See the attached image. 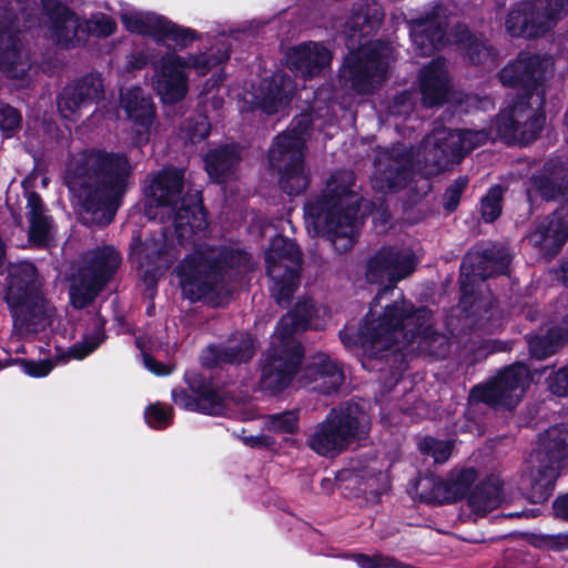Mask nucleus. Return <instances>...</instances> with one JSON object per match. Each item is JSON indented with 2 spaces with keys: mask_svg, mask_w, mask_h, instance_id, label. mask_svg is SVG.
Listing matches in <instances>:
<instances>
[{
  "mask_svg": "<svg viewBox=\"0 0 568 568\" xmlns=\"http://www.w3.org/2000/svg\"><path fill=\"white\" fill-rule=\"evenodd\" d=\"M246 260L244 254L200 245L176 270L183 294L192 301L212 300L222 278L223 264L233 267Z\"/></svg>",
  "mask_w": 568,
  "mask_h": 568,
  "instance_id": "6e6552de",
  "label": "nucleus"
},
{
  "mask_svg": "<svg viewBox=\"0 0 568 568\" xmlns=\"http://www.w3.org/2000/svg\"><path fill=\"white\" fill-rule=\"evenodd\" d=\"M568 0H535L514 9L506 19L511 37L537 38L548 32L561 19Z\"/></svg>",
  "mask_w": 568,
  "mask_h": 568,
  "instance_id": "f3484780",
  "label": "nucleus"
},
{
  "mask_svg": "<svg viewBox=\"0 0 568 568\" xmlns=\"http://www.w3.org/2000/svg\"><path fill=\"white\" fill-rule=\"evenodd\" d=\"M368 417L356 404H345L331 410L308 439L310 447L321 456L333 457L349 443L368 432Z\"/></svg>",
  "mask_w": 568,
  "mask_h": 568,
  "instance_id": "f8f14e48",
  "label": "nucleus"
},
{
  "mask_svg": "<svg viewBox=\"0 0 568 568\" xmlns=\"http://www.w3.org/2000/svg\"><path fill=\"white\" fill-rule=\"evenodd\" d=\"M415 263L414 254L408 247H383L368 261L366 276L372 283L388 282L393 287L413 273Z\"/></svg>",
  "mask_w": 568,
  "mask_h": 568,
  "instance_id": "412c9836",
  "label": "nucleus"
},
{
  "mask_svg": "<svg viewBox=\"0 0 568 568\" xmlns=\"http://www.w3.org/2000/svg\"><path fill=\"white\" fill-rule=\"evenodd\" d=\"M7 302L11 308L14 328L21 334L36 333L49 322V313L40 293L36 267L28 262L9 270Z\"/></svg>",
  "mask_w": 568,
  "mask_h": 568,
  "instance_id": "1a4fd4ad",
  "label": "nucleus"
},
{
  "mask_svg": "<svg viewBox=\"0 0 568 568\" xmlns=\"http://www.w3.org/2000/svg\"><path fill=\"white\" fill-rule=\"evenodd\" d=\"M369 11H372V18H369L368 12L364 13L362 11L353 17V26L361 27L359 32L364 37L369 36L379 26L382 20V14L377 8L374 7Z\"/></svg>",
  "mask_w": 568,
  "mask_h": 568,
  "instance_id": "49530a36",
  "label": "nucleus"
},
{
  "mask_svg": "<svg viewBox=\"0 0 568 568\" xmlns=\"http://www.w3.org/2000/svg\"><path fill=\"white\" fill-rule=\"evenodd\" d=\"M419 498L426 503L444 504L457 500L449 480L437 477H423L416 486Z\"/></svg>",
  "mask_w": 568,
  "mask_h": 568,
  "instance_id": "e433bc0d",
  "label": "nucleus"
},
{
  "mask_svg": "<svg viewBox=\"0 0 568 568\" xmlns=\"http://www.w3.org/2000/svg\"><path fill=\"white\" fill-rule=\"evenodd\" d=\"M546 172H548L549 175L532 178V186L527 191L529 199H531L532 192L540 194V196L546 200L555 199L557 193L568 197V180L565 178L562 185L557 189L558 174L550 171L548 168Z\"/></svg>",
  "mask_w": 568,
  "mask_h": 568,
  "instance_id": "58836bf2",
  "label": "nucleus"
},
{
  "mask_svg": "<svg viewBox=\"0 0 568 568\" xmlns=\"http://www.w3.org/2000/svg\"><path fill=\"white\" fill-rule=\"evenodd\" d=\"M103 93L102 78L94 73L88 74L63 89L58 100L59 112L63 118L75 121L82 110L99 101Z\"/></svg>",
  "mask_w": 568,
  "mask_h": 568,
  "instance_id": "5701e85b",
  "label": "nucleus"
},
{
  "mask_svg": "<svg viewBox=\"0 0 568 568\" xmlns=\"http://www.w3.org/2000/svg\"><path fill=\"white\" fill-rule=\"evenodd\" d=\"M387 488V475L378 471L375 475L369 476L365 484L363 491L369 490L371 493L379 494Z\"/></svg>",
  "mask_w": 568,
  "mask_h": 568,
  "instance_id": "4d7b16f0",
  "label": "nucleus"
},
{
  "mask_svg": "<svg viewBox=\"0 0 568 568\" xmlns=\"http://www.w3.org/2000/svg\"><path fill=\"white\" fill-rule=\"evenodd\" d=\"M561 281L568 287V263L561 267Z\"/></svg>",
  "mask_w": 568,
  "mask_h": 568,
  "instance_id": "0e129e2a",
  "label": "nucleus"
},
{
  "mask_svg": "<svg viewBox=\"0 0 568 568\" xmlns=\"http://www.w3.org/2000/svg\"><path fill=\"white\" fill-rule=\"evenodd\" d=\"M31 67L29 51L16 26V16L0 9V70L13 79H23Z\"/></svg>",
  "mask_w": 568,
  "mask_h": 568,
  "instance_id": "aec40b11",
  "label": "nucleus"
},
{
  "mask_svg": "<svg viewBox=\"0 0 568 568\" xmlns=\"http://www.w3.org/2000/svg\"><path fill=\"white\" fill-rule=\"evenodd\" d=\"M503 189L495 185L489 189L487 195L481 200V215L486 222L495 221L501 213Z\"/></svg>",
  "mask_w": 568,
  "mask_h": 568,
  "instance_id": "37998d69",
  "label": "nucleus"
},
{
  "mask_svg": "<svg viewBox=\"0 0 568 568\" xmlns=\"http://www.w3.org/2000/svg\"><path fill=\"white\" fill-rule=\"evenodd\" d=\"M121 258L113 247L100 248L91 254L88 265L79 271L70 287L73 306L88 305L119 267Z\"/></svg>",
  "mask_w": 568,
  "mask_h": 568,
  "instance_id": "dca6fc26",
  "label": "nucleus"
},
{
  "mask_svg": "<svg viewBox=\"0 0 568 568\" xmlns=\"http://www.w3.org/2000/svg\"><path fill=\"white\" fill-rule=\"evenodd\" d=\"M554 61L550 57L521 52L500 72V81L507 87H521L525 95L510 108L501 110L489 131L448 130L439 128L426 136L413 155L396 146L392 152L382 153L376 161L373 187L382 191H397L406 185L409 171L416 169L425 176L442 172L453 160H458L475 148L497 138L507 143H529L539 134L544 115V91L538 84L551 73Z\"/></svg>",
  "mask_w": 568,
  "mask_h": 568,
  "instance_id": "f257e3e1",
  "label": "nucleus"
},
{
  "mask_svg": "<svg viewBox=\"0 0 568 568\" xmlns=\"http://www.w3.org/2000/svg\"><path fill=\"white\" fill-rule=\"evenodd\" d=\"M172 399L181 408L207 415H219L223 409L221 398L211 392L202 393L194 397L184 389H174L172 392Z\"/></svg>",
  "mask_w": 568,
  "mask_h": 568,
  "instance_id": "473e14b6",
  "label": "nucleus"
},
{
  "mask_svg": "<svg viewBox=\"0 0 568 568\" xmlns=\"http://www.w3.org/2000/svg\"><path fill=\"white\" fill-rule=\"evenodd\" d=\"M389 288L386 286L378 293L355 339L348 329L341 333L344 345H359L368 358L383 356V352L392 348L394 352L407 354L420 352L444 356L448 348V339L433 331L432 314L428 310H414L410 303L402 300L385 306L382 314L377 312L378 300Z\"/></svg>",
  "mask_w": 568,
  "mask_h": 568,
  "instance_id": "f03ea898",
  "label": "nucleus"
},
{
  "mask_svg": "<svg viewBox=\"0 0 568 568\" xmlns=\"http://www.w3.org/2000/svg\"><path fill=\"white\" fill-rule=\"evenodd\" d=\"M394 60L393 49L382 42L363 43L346 57L339 73L344 87L357 93L372 92Z\"/></svg>",
  "mask_w": 568,
  "mask_h": 568,
  "instance_id": "ddd939ff",
  "label": "nucleus"
},
{
  "mask_svg": "<svg viewBox=\"0 0 568 568\" xmlns=\"http://www.w3.org/2000/svg\"><path fill=\"white\" fill-rule=\"evenodd\" d=\"M344 375L338 365L325 355L317 356L314 362L298 376L301 386L312 390L331 393L343 383Z\"/></svg>",
  "mask_w": 568,
  "mask_h": 568,
  "instance_id": "c85d7f7f",
  "label": "nucleus"
},
{
  "mask_svg": "<svg viewBox=\"0 0 568 568\" xmlns=\"http://www.w3.org/2000/svg\"><path fill=\"white\" fill-rule=\"evenodd\" d=\"M300 426L297 410H287L265 418L264 428L275 434H295Z\"/></svg>",
  "mask_w": 568,
  "mask_h": 568,
  "instance_id": "ea45409f",
  "label": "nucleus"
},
{
  "mask_svg": "<svg viewBox=\"0 0 568 568\" xmlns=\"http://www.w3.org/2000/svg\"><path fill=\"white\" fill-rule=\"evenodd\" d=\"M531 458L538 465L530 475V499L544 503L552 493L561 463L568 458V426L556 425L547 429Z\"/></svg>",
  "mask_w": 568,
  "mask_h": 568,
  "instance_id": "4468645a",
  "label": "nucleus"
},
{
  "mask_svg": "<svg viewBox=\"0 0 568 568\" xmlns=\"http://www.w3.org/2000/svg\"><path fill=\"white\" fill-rule=\"evenodd\" d=\"M559 323L547 335L536 336L529 341L530 353L538 359L552 355L558 346L568 341V294L561 295L556 306Z\"/></svg>",
  "mask_w": 568,
  "mask_h": 568,
  "instance_id": "c756f323",
  "label": "nucleus"
},
{
  "mask_svg": "<svg viewBox=\"0 0 568 568\" xmlns=\"http://www.w3.org/2000/svg\"><path fill=\"white\" fill-rule=\"evenodd\" d=\"M419 87L425 105L440 104L449 91V78L446 61L436 59L419 74Z\"/></svg>",
  "mask_w": 568,
  "mask_h": 568,
  "instance_id": "7c9ffc66",
  "label": "nucleus"
},
{
  "mask_svg": "<svg viewBox=\"0 0 568 568\" xmlns=\"http://www.w3.org/2000/svg\"><path fill=\"white\" fill-rule=\"evenodd\" d=\"M27 209L29 210L30 237L39 244L45 243L51 235L52 225L37 193H28Z\"/></svg>",
  "mask_w": 568,
  "mask_h": 568,
  "instance_id": "c9c22d12",
  "label": "nucleus"
},
{
  "mask_svg": "<svg viewBox=\"0 0 568 568\" xmlns=\"http://www.w3.org/2000/svg\"><path fill=\"white\" fill-rule=\"evenodd\" d=\"M104 339V320L100 315H94L90 320L89 327L83 336V341L73 345L68 354L59 355V361H65L68 357L82 359L91 354Z\"/></svg>",
  "mask_w": 568,
  "mask_h": 568,
  "instance_id": "f704fd0d",
  "label": "nucleus"
},
{
  "mask_svg": "<svg viewBox=\"0 0 568 568\" xmlns=\"http://www.w3.org/2000/svg\"><path fill=\"white\" fill-rule=\"evenodd\" d=\"M16 352L17 353H24V349H23V347H18V348H16Z\"/></svg>",
  "mask_w": 568,
  "mask_h": 568,
  "instance_id": "338daca9",
  "label": "nucleus"
},
{
  "mask_svg": "<svg viewBox=\"0 0 568 568\" xmlns=\"http://www.w3.org/2000/svg\"><path fill=\"white\" fill-rule=\"evenodd\" d=\"M294 91L295 85L291 78L278 72L271 80L263 81L255 91L246 92L243 100L265 113L273 114L283 111L288 105Z\"/></svg>",
  "mask_w": 568,
  "mask_h": 568,
  "instance_id": "393cba45",
  "label": "nucleus"
},
{
  "mask_svg": "<svg viewBox=\"0 0 568 568\" xmlns=\"http://www.w3.org/2000/svg\"><path fill=\"white\" fill-rule=\"evenodd\" d=\"M467 185L466 178H458L445 192L444 205L447 211H454L458 203L463 191Z\"/></svg>",
  "mask_w": 568,
  "mask_h": 568,
  "instance_id": "603ef678",
  "label": "nucleus"
},
{
  "mask_svg": "<svg viewBox=\"0 0 568 568\" xmlns=\"http://www.w3.org/2000/svg\"><path fill=\"white\" fill-rule=\"evenodd\" d=\"M317 312L311 301H305L282 317L261 368L260 386L264 392L275 394L290 385L302 356L301 345L293 334L313 326L312 318Z\"/></svg>",
  "mask_w": 568,
  "mask_h": 568,
  "instance_id": "423d86ee",
  "label": "nucleus"
},
{
  "mask_svg": "<svg viewBox=\"0 0 568 568\" xmlns=\"http://www.w3.org/2000/svg\"><path fill=\"white\" fill-rule=\"evenodd\" d=\"M271 292L280 305L286 304L298 284L301 254L296 244L276 236L265 255Z\"/></svg>",
  "mask_w": 568,
  "mask_h": 568,
  "instance_id": "2eb2a0df",
  "label": "nucleus"
},
{
  "mask_svg": "<svg viewBox=\"0 0 568 568\" xmlns=\"http://www.w3.org/2000/svg\"><path fill=\"white\" fill-rule=\"evenodd\" d=\"M399 100H400V103H402L403 105H405L406 100H409V95H408V94H404L403 97H400V98H399Z\"/></svg>",
  "mask_w": 568,
  "mask_h": 568,
  "instance_id": "69168bd1",
  "label": "nucleus"
},
{
  "mask_svg": "<svg viewBox=\"0 0 568 568\" xmlns=\"http://www.w3.org/2000/svg\"><path fill=\"white\" fill-rule=\"evenodd\" d=\"M545 546L552 550H562L568 548V535L559 534L549 536L545 540Z\"/></svg>",
  "mask_w": 568,
  "mask_h": 568,
  "instance_id": "bf43d9fd",
  "label": "nucleus"
},
{
  "mask_svg": "<svg viewBox=\"0 0 568 568\" xmlns=\"http://www.w3.org/2000/svg\"><path fill=\"white\" fill-rule=\"evenodd\" d=\"M120 17L129 32L151 36L159 43L172 42L179 48H186L197 39L194 30L182 28L152 12L125 7L121 9Z\"/></svg>",
  "mask_w": 568,
  "mask_h": 568,
  "instance_id": "a211bd4d",
  "label": "nucleus"
},
{
  "mask_svg": "<svg viewBox=\"0 0 568 568\" xmlns=\"http://www.w3.org/2000/svg\"><path fill=\"white\" fill-rule=\"evenodd\" d=\"M352 558L359 568H392L396 566L395 559L379 554L374 556L354 554Z\"/></svg>",
  "mask_w": 568,
  "mask_h": 568,
  "instance_id": "8fccbe9b",
  "label": "nucleus"
},
{
  "mask_svg": "<svg viewBox=\"0 0 568 568\" xmlns=\"http://www.w3.org/2000/svg\"><path fill=\"white\" fill-rule=\"evenodd\" d=\"M239 162L240 154L235 146L212 150L205 156L206 171L216 181H223L233 172Z\"/></svg>",
  "mask_w": 568,
  "mask_h": 568,
  "instance_id": "72a5a7b5",
  "label": "nucleus"
},
{
  "mask_svg": "<svg viewBox=\"0 0 568 568\" xmlns=\"http://www.w3.org/2000/svg\"><path fill=\"white\" fill-rule=\"evenodd\" d=\"M149 62V55L143 51H136L126 57V70H140Z\"/></svg>",
  "mask_w": 568,
  "mask_h": 568,
  "instance_id": "13d9d810",
  "label": "nucleus"
},
{
  "mask_svg": "<svg viewBox=\"0 0 568 568\" xmlns=\"http://www.w3.org/2000/svg\"><path fill=\"white\" fill-rule=\"evenodd\" d=\"M18 363L22 366V369L27 375L37 378L47 376L54 366V363L51 359L39 362L19 359Z\"/></svg>",
  "mask_w": 568,
  "mask_h": 568,
  "instance_id": "3c124183",
  "label": "nucleus"
},
{
  "mask_svg": "<svg viewBox=\"0 0 568 568\" xmlns=\"http://www.w3.org/2000/svg\"><path fill=\"white\" fill-rule=\"evenodd\" d=\"M136 345L142 352L144 366L151 373L163 376L169 375L173 371L172 366L162 364L161 362L154 359L150 354H148L141 338L136 339Z\"/></svg>",
  "mask_w": 568,
  "mask_h": 568,
  "instance_id": "6e6d98bb",
  "label": "nucleus"
},
{
  "mask_svg": "<svg viewBox=\"0 0 568 568\" xmlns=\"http://www.w3.org/2000/svg\"><path fill=\"white\" fill-rule=\"evenodd\" d=\"M354 174L334 173L323 194L305 205V223L312 235H327L337 252L351 250L358 232V204Z\"/></svg>",
  "mask_w": 568,
  "mask_h": 568,
  "instance_id": "20e7f679",
  "label": "nucleus"
},
{
  "mask_svg": "<svg viewBox=\"0 0 568 568\" xmlns=\"http://www.w3.org/2000/svg\"><path fill=\"white\" fill-rule=\"evenodd\" d=\"M210 132V123L205 116L200 115L193 124H189L185 129L184 138L192 143L200 142L205 139Z\"/></svg>",
  "mask_w": 568,
  "mask_h": 568,
  "instance_id": "864d4df0",
  "label": "nucleus"
},
{
  "mask_svg": "<svg viewBox=\"0 0 568 568\" xmlns=\"http://www.w3.org/2000/svg\"><path fill=\"white\" fill-rule=\"evenodd\" d=\"M529 379L528 367L516 364L501 372L490 384L476 386L471 398L496 407L513 408L523 398Z\"/></svg>",
  "mask_w": 568,
  "mask_h": 568,
  "instance_id": "6ab92c4d",
  "label": "nucleus"
},
{
  "mask_svg": "<svg viewBox=\"0 0 568 568\" xmlns=\"http://www.w3.org/2000/svg\"><path fill=\"white\" fill-rule=\"evenodd\" d=\"M21 115L19 112L9 105H0V130L3 131L6 136H11L20 126Z\"/></svg>",
  "mask_w": 568,
  "mask_h": 568,
  "instance_id": "09e8293b",
  "label": "nucleus"
},
{
  "mask_svg": "<svg viewBox=\"0 0 568 568\" xmlns=\"http://www.w3.org/2000/svg\"><path fill=\"white\" fill-rule=\"evenodd\" d=\"M412 108V104H408L406 108H405V112H407L408 109Z\"/></svg>",
  "mask_w": 568,
  "mask_h": 568,
  "instance_id": "774afa93",
  "label": "nucleus"
},
{
  "mask_svg": "<svg viewBox=\"0 0 568 568\" xmlns=\"http://www.w3.org/2000/svg\"><path fill=\"white\" fill-rule=\"evenodd\" d=\"M243 442L250 447H267L273 444L272 438L266 435L245 436Z\"/></svg>",
  "mask_w": 568,
  "mask_h": 568,
  "instance_id": "052dcab7",
  "label": "nucleus"
},
{
  "mask_svg": "<svg viewBox=\"0 0 568 568\" xmlns=\"http://www.w3.org/2000/svg\"><path fill=\"white\" fill-rule=\"evenodd\" d=\"M145 422L152 428H165L172 422V408L160 403L152 404L145 409Z\"/></svg>",
  "mask_w": 568,
  "mask_h": 568,
  "instance_id": "a18cd8bd",
  "label": "nucleus"
},
{
  "mask_svg": "<svg viewBox=\"0 0 568 568\" xmlns=\"http://www.w3.org/2000/svg\"><path fill=\"white\" fill-rule=\"evenodd\" d=\"M419 450L429 455L435 463H445L450 457L453 443L448 440H439L433 437H426L419 442Z\"/></svg>",
  "mask_w": 568,
  "mask_h": 568,
  "instance_id": "79ce46f5",
  "label": "nucleus"
},
{
  "mask_svg": "<svg viewBox=\"0 0 568 568\" xmlns=\"http://www.w3.org/2000/svg\"><path fill=\"white\" fill-rule=\"evenodd\" d=\"M83 27L87 31V36L91 33L97 37H108L115 31L116 23L104 13H94L89 20L83 21Z\"/></svg>",
  "mask_w": 568,
  "mask_h": 568,
  "instance_id": "c03bdc74",
  "label": "nucleus"
},
{
  "mask_svg": "<svg viewBox=\"0 0 568 568\" xmlns=\"http://www.w3.org/2000/svg\"><path fill=\"white\" fill-rule=\"evenodd\" d=\"M510 263V254L504 247L495 245L483 252H471L467 255L462 265V274L470 277L485 280L494 274L504 273Z\"/></svg>",
  "mask_w": 568,
  "mask_h": 568,
  "instance_id": "cd10ccee",
  "label": "nucleus"
},
{
  "mask_svg": "<svg viewBox=\"0 0 568 568\" xmlns=\"http://www.w3.org/2000/svg\"><path fill=\"white\" fill-rule=\"evenodd\" d=\"M311 116L301 114L291 128L276 136L270 150L268 159L273 166L280 168V184L288 194H301L308 185V174L303 164V150L310 135Z\"/></svg>",
  "mask_w": 568,
  "mask_h": 568,
  "instance_id": "9d476101",
  "label": "nucleus"
},
{
  "mask_svg": "<svg viewBox=\"0 0 568 568\" xmlns=\"http://www.w3.org/2000/svg\"><path fill=\"white\" fill-rule=\"evenodd\" d=\"M183 171L164 169L145 187L146 215L161 223L172 221L180 244H195L204 233L206 213L196 195L182 196Z\"/></svg>",
  "mask_w": 568,
  "mask_h": 568,
  "instance_id": "39448f33",
  "label": "nucleus"
},
{
  "mask_svg": "<svg viewBox=\"0 0 568 568\" xmlns=\"http://www.w3.org/2000/svg\"><path fill=\"white\" fill-rule=\"evenodd\" d=\"M476 479V471L474 469H462L449 477L450 486L456 495V499L463 497L469 486Z\"/></svg>",
  "mask_w": 568,
  "mask_h": 568,
  "instance_id": "de8ad7c7",
  "label": "nucleus"
},
{
  "mask_svg": "<svg viewBox=\"0 0 568 568\" xmlns=\"http://www.w3.org/2000/svg\"><path fill=\"white\" fill-rule=\"evenodd\" d=\"M529 242L545 256L556 254L568 240V207L541 221L528 236Z\"/></svg>",
  "mask_w": 568,
  "mask_h": 568,
  "instance_id": "bb28decb",
  "label": "nucleus"
},
{
  "mask_svg": "<svg viewBox=\"0 0 568 568\" xmlns=\"http://www.w3.org/2000/svg\"><path fill=\"white\" fill-rule=\"evenodd\" d=\"M329 50L318 42H305L287 50L286 65L304 79L320 74L331 62Z\"/></svg>",
  "mask_w": 568,
  "mask_h": 568,
  "instance_id": "a878e982",
  "label": "nucleus"
},
{
  "mask_svg": "<svg viewBox=\"0 0 568 568\" xmlns=\"http://www.w3.org/2000/svg\"><path fill=\"white\" fill-rule=\"evenodd\" d=\"M229 59V47L222 43L216 52L190 54L186 58L174 52L164 54L154 73V85L164 103H176L187 92L186 70H194L199 75L206 74L212 68Z\"/></svg>",
  "mask_w": 568,
  "mask_h": 568,
  "instance_id": "9b49d317",
  "label": "nucleus"
},
{
  "mask_svg": "<svg viewBox=\"0 0 568 568\" xmlns=\"http://www.w3.org/2000/svg\"><path fill=\"white\" fill-rule=\"evenodd\" d=\"M446 24L447 14L443 7H435L424 18L413 21L410 37L415 52L419 55H428L442 49L446 43L454 42L460 47L473 64H494L493 50L483 39L470 34L465 27L459 26L452 34V39L445 40L444 26Z\"/></svg>",
  "mask_w": 568,
  "mask_h": 568,
  "instance_id": "0eeeda50",
  "label": "nucleus"
},
{
  "mask_svg": "<svg viewBox=\"0 0 568 568\" xmlns=\"http://www.w3.org/2000/svg\"><path fill=\"white\" fill-rule=\"evenodd\" d=\"M539 515V509H528V510H523V511H519V513H509V514H505L504 516L505 517H526V518H531V517H536Z\"/></svg>",
  "mask_w": 568,
  "mask_h": 568,
  "instance_id": "e2e57ef3",
  "label": "nucleus"
},
{
  "mask_svg": "<svg viewBox=\"0 0 568 568\" xmlns=\"http://www.w3.org/2000/svg\"><path fill=\"white\" fill-rule=\"evenodd\" d=\"M131 173L132 166L124 154L84 150L70 159L64 181L81 213L92 215L84 220L108 224L129 185Z\"/></svg>",
  "mask_w": 568,
  "mask_h": 568,
  "instance_id": "7ed1b4c3",
  "label": "nucleus"
},
{
  "mask_svg": "<svg viewBox=\"0 0 568 568\" xmlns=\"http://www.w3.org/2000/svg\"><path fill=\"white\" fill-rule=\"evenodd\" d=\"M501 503L499 485L484 484L478 486L468 497V505L477 516H486Z\"/></svg>",
  "mask_w": 568,
  "mask_h": 568,
  "instance_id": "4c0bfd02",
  "label": "nucleus"
},
{
  "mask_svg": "<svg viewBox=\"0 0 568 568\" xmlns=\"http://www.w3.org/2000/svg\"><path fill=\"white\" fill-rule=\"evenodd\" d=\"M120 103L130 120L144 129L149 128L154 116V106L140 88L121 90Z\"/></svg>",
  "mask_w": 568,
  "mask_h": 568,
  "instance_id": "2f4dec72",
  "label": "nucleus"
},
{
  "mask_svg": "<svg viewBox=\"0 0 568 568\" xmlns=\"http://www.w3.org/2000/svg\"><path fill=\"white\" fill-rule=\"evenodd\" d=\"M554 513L559 518L568 519V495L555 500Z\"/></svg>",
  "mask_w": 568,
  "mask_h": 568,
  "instance_id": "680f3d73",
  "label": "nucleus"
},
{
  "mask_svg": "<svg viewBox=\"0 0 568 568\" xmlns=\"http://www.w3.org/2000/svg\"><path fill=\"white\" fill-rule=\"evenodd\" d=\"M254 342L248 334H241L240 344L232 341L222 352L224 361L241 363L248 361L254 354Z\"/></svg>",
  "mask_w": 568,
  "mask_h": 568,
  "instance_id": "a19ab883",
  "label": "nucleus"
},
{
  "mask_svg": "<svg viewBox=\"0 0 568 568\" xmlns=\"http://www.w3.org/2000/svg\"><path fill=\"white\" fill-rule=\"evenodd\" d=\"M45 36L63 47H75L87 39L83 22L55 0H42Z\"/></svg>",
  "mask_w": 568,
  "mask_h": 568,
  "instance_id": "4be33fe9",
  "label": "nucleus"
},
{
  "mask_svg": "<svg viewBox=\"0 0 568 568\" xmlns=\"http://www.w3.org/2000/svg\"><path fill=\"white\" fill-rule=\"evenodd\" d=\"M549 390L559 397L568 396V365L549 378Z\"/></svg>",
  "mask_w": 568,
  "mask_h": 568,
  "instance_id": "5fc2aeb1",
  "label": "nucleus"
},
{
  "mask_svg": "<svg viewBox=\"0 0 568 568\" xmlns=\"http://www.w3.org/2000/svg\"><path fill=\"white\" fill-rule=\"evenodd\" d=\"M168 232L164 231L159 237L144 244L138 243L132 246L131 257L143 271L145 280H154L158 274L169 268L176 257L173 241L169 240Z\"/></svg>",
  "mask_w": 568,
  "mask_h": 568,
  "instance_id": "b1692460",
  "label": "nucleus"
}]
</instances>
